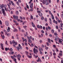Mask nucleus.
Segmentation results:
<instances>
[{
    "label": "nucleus",
    "instance_id": "f257e3e1",
    "mask_svg": "<svg viewBox=\"0 0 63 63\" xmlns=\"http://www.w3.org/2000/svg\"><path fill=\"white\" fill-rule=\"evenodd\" d=\"M33 51L34 53H35L36 54H37V53L38 52V50L37 49L34 48H33Z\"/></svg>",
    "mask_w": 63,
    "mask_h": 63
},
{
    "label": "nucleus",
    "instance_id": "f03ea898",
    "mask_svg": "<svg viewBox=\"0 0 63 63\" xmlns=\"http://www.w3.org/2000/svg\"><path fill=\"white\" fill-rule=\"evenodd\" d=\"M18 47H17V49L18 50V51H19V49H22V47L21 46L20 44H19L18 45Z\"/></svg>",
    "mask_w": 63,
    "mask_h": 63
},
{
    "label": "nucleus",
    "instance_id": "7ed1b4c3",
    "mask_svg": "<svg viewBox=\"0 0 63 63\" xmlns=\"http://www.w3.org/2000/svg\"><path fill=\"white\" fill-rule=\"evenodd\" d=\"M8 1H9V4H10V5H11L12 4L13 6H15V4L14 3V2H13L12 1H11V0H7Z\"/></svg>",
    "mask_w": 63,
    "mask_h": 63
},
{
    "label": "nucleus",
    "instance_id": "20e7f679",
    "mask_svg": "<svg viewBox=\"0 0 63 63\" xmlns=\"http://www.w3.org/2000/svg\"><path fill=\"white\" fill-rule=\"evenodd\" d=\"M2 11L3 16H6V14L5 13V11L4 9H2Z\"/></svg>",
    "mask_w": 63,
    "mask_h": 63
},
{
    "label": "nucleus",
    "instance_id": "39448f33",
    "mask_svg": "<svg viewBox=\"0 0 63 63\" xmlns=\"http://www.w3.org/2000/svg\"><path fill=\"white\" fill-rule=\"evenodd\" d=\"M16 56L18 58V60L19 61H20V58H21V55L19 54H18V55H17Z\"/></svg>",
    "mask_w": 63,
    "mask_h": 63
},
{
    "label": "nucleus",
    "instance_id": "423d86ee",
    "mask_svg": "<svg viewBox=\"0 0 63 63\" xmlns=\"http://www.w3.org/2000/svg\"><path fill=\"white\" fill-rule=\"evenodd\" d=\"M36 61H37V62H42V61L41 60V59H40L39 57H38V60H36Z\"/></svg>",
    "mask_w": 63,
    "mask_h": 63
},
{
    "label": "nucleus",
    "instance_id": "0eeeda50",
    "mask_svg": "<svg viewBox=\"0 0 63 63\" xmlns=\"http://www.w3.org/2000/svg\"><path fill=\"white\" fill-rule=\"evenodd\" d=\"M13 18L16 19V20H17L18 19V17L17 16H13Z\"/></svg>",
    "mask_w": 63,
    "mask_h": 63
},
{
    "label": "nucleus",
    "instance_id": "6e6552de",
    "mask_svg": "<svg viewBox=\"0 0 63 63\" xmlns=\"http://www.w3.org/2000/svg\"><path fill=\"white\" fill-rule=\"evenodd\" d=\"M12 44H14L15 45H17V42H15V41H14V40H13L12 42Z\"/></svg>",
    "mask_w": 63,
    "mask_h": 63
},
{
    "label": "nucleus",
    "instance_id": "1a4fd4ad",
    "mask_svg": "<svg viewBox=\"0 0 63 63\" xmlns=\"http://www.w3.org/2000/svg\"><path fill=\"white\" fill-rule=\"evenodd\" d=\"M39 51H43V48H42V47H41L40 48H39Z\"/></svg>",
    "mask_w": 63,
    "mask_h": 63
},
{
    "label": "nucleus",
    "instance_id": "9d476101",
    "mask_svg": "<svg viewBox=\"0 0 63 63\" xmlns=\"http://www.w3.org/2000/svg\"><path fill=\"white\" fill-rule=\"evenodd\" d=\"M62 42H63V40L62 39H60L59 40V43H61V44Z\"/></svg>",
    "mask_w": 63,
    "mask_h": 63
},
{
    "label": "nucleus",
    "instance_id": "9b49d317",
    "mask_svg": "<svg viewBox=\"0 0 63 63\" xmlns=\"http://www.w3.org/2000/svg\"><path fill=\"white\" fill-rule=\"evenodd\" d=\"M5 24L6 26H8L9 24V22L8 21H6L5 22Z\"/></svg>",
    "mask_w": 63,
    "mask_h": 63
},
{
    "label": "nucleus",
    "instance_id": "f8f14e48",
    "mask_svg": "<svg viewBox=\"0 0 63 63\" xmlns=\"http://www.w3.org/2000/svg\"><path fill=\"white\" fill-rule=\"evenodd\" d=\"M33 3L32 2L31 4L30 5V8H33Z\"/></svg>",
    "mask_w": 63,
    "mask_h": 63
},
{
    "label": "nucleus",
    "instance_id": "ddd939ff",
    "mask_svg": "<svg viewBox=\"0 0 63 63\" xmlns=\"http://www.w3.org/2000/svg\"><path fill=\"white\" fill-rule=\"evenodd\" d=\"M38 15L41 17H42L43 16V14L41 13H39L38 14Z\"/></svg>",
    "mask_w": 63,
    "mask_h": 63
},
{
    "label": "nucleus",
    "instance_id": "4468645a",
    "mask_svg": "<svg viewBox=\"0 0 63 63\" xmlns=\"http://www.w3.org/2000/svg\"><path fill=\"white\" fill-rule=\"evenodd\" d=\"M6 5H5L4 6V9L6 11L8 12V10H7V8H6Z\"/></svg>",
    "mask_w": 63,
    "mask_h": 63
},
{
    "label": "nucleus",
    "instance_id": "2eb2a0df",
    "mask_svg": "<svg viewBox=\"0 0 63 63\" xmlns=\"http://www.w3.org/2000/svg\"><path fill=\"white\" fill-rule=\"evenodd\" d=\"M45 4L46 5L49 4V3L47 2V0H46V1L45 2Z\"/></svg>",
    "mask_w": 63,
    "mask_h": 63
},
{
    "label": "nucleus",
    "instance_id": "dca6fc26",
    "mask_svg": "<svg viewBox=\"0 0 63 63\" xmlns=\"http://www.w3.org/2000/svg\"><path fill=\"white\" fill-rule=\"evenodd\" d=\"M46 0H43L42 1L43 4H45V3H46Z\"/></svg>",
    "mask_w": 63,
    "mask_h": 63
},
{
    "label": "nucleus",
    "instance_id": "f3484780",
    "mask_svg": "<svg viewBox=\"0 0 63 63\" xmlns=\"http://www.w3.org/2000/svg\"><path fill=\"white\" fill-rule=\"evenodd\" d=\"M32 26L33 27H36V26H35V25H34V24H33V22H32Z\"/></svg>",
    "mask_w": 63,
    "mask_h": 63
},
{
    "label": "nucleus",
    "instance_id": "a211bd4d",
    "mask_svg": "<svg viewBox=\"0 0 63 63\" xmlns=\"http://www.w3.org/2000/svg\"><path fill=\"white\" fill-rule=\"evenodd\" d=\"M33 56L34 57H35L36 58H37V57H39V56H38V55H35V54L33 55Z\"/></svg>",
    "mask_w": 63,
    "mask_h": 63
},
{
    "label": "nucleus",
    "instance_id": "6ab92c4d",
    "mask_svg": "<svg viewBox=\"0 0 63 63\" xmlns=\"http://www.w3.org/2000/svg\"><path fill=\"white\" fill-rule=\"evenodd\" d=\"M51 18L53 19H54V17L53 16V15H52V14H51Z\"/></svg>",
    "mask_w": 63,
    "mask_h": 63
},
{
    "label": "nucleus",
    "instance_id": "aec40b11",
    "mask_svg": "<svg viewBox=\"0 0 63 63\" xmlns=\"http://www.w3.org/2000/svg\"><path fill=\"white\" fill-rule=\"evenodd\" d=\"M8 10L9 12H10V11H11V8H10V7H8Z\"/></svg>",
    "mask_w": 63,
    "mask_h": 63
},
{
    "label": "nucleus",
    "instance_id": "412c9836",
    "mask_svg": "<svg viewBox=\"0 0 63 63\" xmlns=\"http://www.w3.org/2000/svg\"><path fill=\"white\" fill-rule=\"evenodd\" d=\"M10 28L9 27H8V29H7V31L8 32H9L10 31Z\"/></svg>",
    "mask_w": 63,
    "mask_h": 63
},
{
    "label": "nucleus",
    "instance_id": "4be33fe9",
    "mask_svg": "<svg viewBox=\"0 0 63 63\" xmlns=\"http://www.w3.org/2000/svg\"><path fill=\"white\" fill-rule=\"evenodd\" d=\"M28 42L29 43H30V44H31V43H32V41L31 40V39L30 40H28Z\"/></svg>",
    "mask_w": 63,
    "mask_h": 63
},
{
    "label": "nucleus",
    "instance_id": "5701e85b",
    "mask_svg": "<svg viewBox=\"0 0 63 63\" xmlns=\"http://www.w3.org/2000/svg\"><path fill=\"white\" fill-rule=\"evenodd\" d=\"M25 52L26 55H27L28 56V51H26Z\"/></svg>",
    "mask_w": 63,
    "mask_h": 63
},
{
    "label": "nucleus",
    "instance_id": "b1692460",
    "mask_svg": "<svg viewBox=\"0 0 63 63\" xmlns=\"http://www.w3.org/2000/svg\"><path fill=\"white\" fill-rule=\"evenodd\" d=\"M24 35L25 37H27V35H28V34L27 33V32H26V34H24Z\"/></svg>",
    "mask_w": 63,
    "mask_h": 63
},
{
    "label": "nucleus",
    "instance_id": "393cba45",
    "mask_svg": "<svg viewBox=\"0 0 63 63\" xmlns=\"http://www.w3.org/2000/svg\"><path fill=\"white\" fill-rule=\"evenodd\" d=\"M3 31L5 33V34H7V33H8V32L7 31L5 30H4Z\"/></svg>",
    "mask_w": 63,
    "mask_h": 63
},
{
    "label": "nucleus",
    "instance_id": "a878e982",
    "mask_svg": "<svg viewBox=\"0 0 63 63\" xmlns=\"http://www.w3.org/2000/svg\"><path fill=\"white\" fill-rule=\"evenodd\" d=\"M13 31L14 32H17V30H16V29H14Z\"/></svg>",
    "mask_w": 63,
    "mask_h": 63
},
{
    "label": "nucleus",
    "instance_id": "bb28decb",
    "mask_svg": "<svg viewBox=\"0 0 63 63\" xmlns=\"http://www.w3.org/2000/svg\"><path fill=\"white\" fill-rule=\"evenodd\" d=\"M14 61H15V63H17V62L16 61V59H14Z\"/></svg>",
    "mask_w": 63,
    "mask_h": 63
},
{
    "label": "nucleus",
    "instance_id": "cd10ccee",
    "mask_svg": "<svg viewBox=\"0 0 63 63\" xmlns=\"http://www.w3.org/2000/svg\"><path fill=\"white\" fill-rule=\"evenodd\" d=\"M16 15H18V14L19 13L18 12V11H16Z\"/></svg>",
    "mask_w": 63,
    "mask_h": 63
},
{
    "label": "nucleus",
    "instance_id": "c85d7f7f",
    "mask_svg": "<svg viewBox=\"0 0 63 63\" xmlns=\"http://www.w3.org/2000/svg\"><path fill=\"white\" fill-rule=\"evenodd\" d=\"M1 37H2V39H4L5 38V36L4 35H3V36L2 35V34L1 35Z\"/></svg>",
    "mask_w": 63,
    "mask_h": 63
},
{
    "label": "nucleus",
    "instance_id": "c756f323",
    "mask_svg": "<svg viewBox=\"0 0 63 63\" xmlns=\"http://www.w3.org/2000/svg\"><path fill=\"white\" fill-rule=\"evenodd\" d=\"M31 9H30V11L31 12H33V8H31Z\"/></svg>",
    "mask_w": 63,
    "mask_h": 63
},
{
    "label": "nucleus",
    "instance_id": "7c9ffc66",
    "mask_svg": "<svg viewBox=\"0 0 63 63\" xmlns=\"http://www.w3.org/2000/svg\"><path fill=\"white\" fill-rule=\"evenodd\" d=\"M51 32L52 33H54V31L53 29H52Z\"/></svg>",
    "mask_w": 63,
    "mask_h": 63
},
{
    "label": "nucleus",
    "instance_id": "2f4dec72",
    "mask_svg": "<svg viewBox=\"0 0 63 63\" xmlns=\"http://www.w3.org/2000/svg\"><path fill=\"white\" fill-rule=\"evenodd\" d=\"M54 35H55V36H57V35H58V34H57L56 32H55L54 33Z\"/></svg>",
    "mask_w": 63,
    "mask_h": 63
},
{
    "label": "nucleus",
    "instance_id": "473e14b6",
    "mask_svg": "<svg viewBox=\"0 0 63 63\" xmlns=\"http://www.w3.org/2000/svg\"><path fill=\"white\" fill-rule=\"evenodd\" d=\"M16 3L17 4V5H19V6L20 8H21V7H20V6H19V3H18V2H16Z\"/></svg>",
    "mask_w": 63,
    "mask_h": 63
},
{
    "label": "nucleus",
    "instance_id": "72a5a7b5",
    "mask_svg": "<svg viewBox=\"0 0 63 63\" xmlns=\"http://www.w3.org/2000/svg\"><path fill=\"white\" fill-rule=\"evenodd\" d=\"M59 55L61 56H62V53H59Z\"/></svg>",
    "mask_w": 63,
    "mask_h": 63
},
{
    "label": "nucleus",
    "instance_id": "f704fd0d",
    "mask_svg": "<svg viewBox=\"0 0 63 63\" xmlns=\"http://www.w3.org/2000/svg\"><path fill=\"white\" fill-rule=\"evenodd\" d=\"M11 4L10 5V3H7V5L9 7H10V5H11Z\"/></svg>",
    "mask_w": 63,
    "mask_h": 63
},
{
    "label": "nucleus",
    "instance_id": "c9c22d12",
    "mask_svg": "<svg viewBox=\"0 0 63 63\" xmlns=\"http://www.w3.org/2000/svg\"><path fill=\"white\" fill-rule=\"evenodd\" d=\"M26 7L27 9H29V6L28 5H27L26 6Z\"/></svg>",
    "mask_w": 63,
    "mask_h": 63
},
{
    "label": "nucleus",
    "instance_id": "e433bc0d",
    "mask_svg": "<svg viewBox=\"0 0 63 63\" xmlns=\"http://www.w3.org/2000/svg\"><path fill=\"white\" fill-rule=\"evenodd\" d=\"M5 51H8V48H5Z\"/></svg>",
    "mask_w": 63,
    "mask_h": 63
},
{
    "label": "nucleus",
    "instance_id": "4c0bfd02",
    "mask_svg": "<svg viewBox=\"0 0 63 63\" xmlns=\"http://www.w3.org/2000/svg\"><path fill=\"white\" fill-rule=\"evenodd\" d=\"M39 28H40V29H42L43 28V27L42 26H39Z\"/></svg>",
    "mask_w": 63,
    "mask_h": 63
},
{
    "label": "nucleus",
    "instance_id": "58836bf2",
    "mask_svg": "<svg viewBox=\"0 0 63 63\" xmlns=\"http://www.w3.org/2000/svg\"><path fill=\"white\" fill-rule=\"evenodd\" d=\"M2 7V8H3L4 7V8H5V6H4V5L3 4H2V5H1Z\"/></svg>",
    "mask_w": 63,
    "mask_h": 63
},
{
    "label": "nucleus",
    "instance_id": "ea45409f",
    "mask_svg": "<svg viewBox=\"0 0 63 63\" xmlns=\"http://www.w3.org/2000/svg\"><path fill=\"white\" fill-rule=\"evenodd\" d=\"M47 40H48V41L49 42V43H51L50 41V39L49 38H48Z\"/></svg>",
    "mask_w": 63,
    "mask_h": 63
},
{
    "label": "nucleus",
    "instance_id": "a19ab883",
    "mask_svg": "<svg viewBox=\"0 0 63 63\" xmlns=\"http://www.w3.org/2000/svg\"><path fill=\"white\" fill-rule=\"evenodd\" d=\"M28 56L29 58H32V56H29V55H28Z\"/></svg>",
    "mask_w": 63,
    "mask_h": 63
},
{
    "label": "nucleus",
    "instance_id": "79ce46f5",
    "mask_svg": "<svg viewBox=\"0 0 63 63\" xmlns=\"http://www.w3.org/2000/svg\"><path fill=\"white\" fill-rule=\"evenodd\" d=\"M52 52H50V55L51 56H52Z\"/></svg>",
    "mask_w": 63,
    "mask_h": 63
},
{
    "label": "nucleus",
    "instance_id": "37998d69",
    "mask_svg": "<svg viewBox=\"0 0 63 63\" xmlns=\"http://www.w3.org/2000/svg\"><path fill=\"white\" fill-rule=\"evenodd\" d=\"M44 19V17L42 16L41 17V20H43Z\"/></svg>",
    "mask_w": 63,
    "mask_h": 63
},
{
    "label": "nucleus",
    "instance_id": "c03bdc74",
    "mask_svg": "<svg viewBox=\"0 0 63 63\" xmlns=\"http://www.w3.org/2000/svg\"><path fill=\"white\" fill-rule=\"evenodd\" d=\"M22 40L23 41H24L25 39H24V38L23 37H22Z\"/></svg>",
    "mask_w": 63,
    "mask_h": 63
},
{
    "label": "nucleus",
    "instance_id": "a18cd8bd",
    "mask_svg": "<svg viewBox=\"0 0 63 63\" xmlns=\"http://www.w3.org/2000/svg\"><path fill=\"white\" fill-rule=\"evenodd\" d=\"M48 29H49V30H50V29H51V28H50V27L49 26L48 27Z\"/></svg>",
    "mask_w": 63,
    "mask_h": 63
},
{
    "label": "nucleus",
    "instance_id": "49530a36",
    "mask_svg": "<svg viewBox=\"0 0 63 63\" xmlns=\"http://www.w3.org/2000/svg\"><path fill=\"white\" fill-rule=\"evenodd\" d=\"M27 38H28V40H31V39H30V38L28 36H27Z\"/></svg>",
    "mask_w": 63,
    "mask_h": 63
},
{
    "label": "nucleus",
    "instance_id": "de8ad7c7",
    "mask_svg": "<svg viewBox=\"0 0 63 63\" xmlns=\"http://www.w3.org/2000/svg\"><path fill=\"white\" fill-rule=\"evenodd\" d=\"M34 47L35 48H37V49H38V47L37 46H34Z\"/></svg>",
    "mask_w": 63,
    "mask_h": 63
},
{
    "label": "nucleus",
    "instance_id": "09e8293b",
    "mask_svg": "<svg viewBox=\"0 0 63 63\" xmlns=\"http://www.w3.org/2000/svg\"><path fill=\"white\" fill-rule=\"evenodd\" d=\"M31 19H33V16H31Z\"/></svg>",
    "mask_w": 63,
    "mask_h": 63
},
{
    "label": "nucleus",
    "instance_id": "8fccbe9b",
    "mask_svg": "<svg viewBox=\"0 0 63 63\" xmlns=\"http://www.w3.org/2000/svg\"><path fill=\"white\" fill-rule=\"evenodd\" d=\"M53 55L54 56H56V53H55L54 52L53 53Z\"/></svg>",
    "mask_w": 63,
    "mask_h": 63
},
{
    "label": "nucleus",
    "instance_id": "3c124183",
    "mask_svg": "<svg viewBox=\"0 0 63 63\" xmlns=\"http://www.w3.org/2000/svg\"><path fill=\"white\" fill-rule=\"evenodd\" d=\"M2 5H0V9H2Z\"/></svg>",
    "mask_w": 63,
    "mask_h": 63
},
{
    "label": "nucleus",
    "instance_id": "603ef678",
    "mask_svg": "<svg viewBox=\"0 0 63 63\" xmlns=\"http://www.w3.org/2000/svg\"><path fill=\"white\" fill-rule=\"evenodd\" d=\"M31 47H33L34 46V45H33V44H31Z\"/></svg>",
    "mask_w": 63,
    "mask_h": 63
},
{
    "label": "nucleus",
    "instance_id": "864d4df0",
    "mask_svg": "<svg viewBox=\"0 0 63 63\" xmlns=\"http://www.w3.org/2000/svg\"><path fill=\"white\" fill-rule=\"evenodd\" d=\"M0 25H2V22L0 20Z\"/></svg>",
    "mask_w": 63,
    "mask_h": 63
},
{
    "label": "nucleus",
    "instance_id": "5fc2aeb1",
    "mask_svg": "<svg viewBox=\"0 0 63 63\" xmlns=\"http://www.w3.org/2000/svg\"><path fill=\"white\" fill-rule=\"evenodd\" d=\"M24 9L26 11H27V8H26V7L25 6L24 7Z\"/></svg>",
    "mask_w": 63,
    "mask_h": 63
},
{
    "label": "nucleus",
    "instance_id": "6e6d98bb",
    "mask_svg": "<svg viewBox=\"0 0 63 63\" xmlns=\"http://www.w3.org/2000/svg\"><path fill=\"white\" fill-rule=\"evenodd\" d=\"M46 31H48V28H47V27H46Z\"/></svg>",
    "mask_w": 63,
    "mask_h": 63
},
{
    "label": "nucleus",
    "instance_id": "4d7b16f0",
    "mask_svg": "<svg viewBox=\"0 0 63 63\" xmlns=\"http://www.w3.org/2000/svg\"><path fill=\"white\" fill-rule=\"evenodd\" d=\"M1 47H3V44L1 43Z\"/></svg>",
    "mask_w": 63,
    "mask_h": 63
},
{
    "label": "nucleus",
    "instance_id": "13d9d810",
    "mask_svg": "<svg viewBox=\"0 0 63 63\" xmlns=\"http://www.w3.org/2000/svg\"><path fill=\"white\" fill-rule=\"evenodd\" d=\"M37 28H40V26H39V25H37Z\"/></svg>",
    "mask_w": 63,
    "mask_h": 63
},
{
    "label": "nucleus",
    "instance_id": "bf43d9fd",
    "mask_svg": "<svg viewBox=\"0 0 63 63\" xmlns=\"http://www.w3.org/2000/svg\"><path fill=\"white\" fill-rule=\"evenodd\" d=\"M10 51H13V49H12V48H10Z\"/></svg>",
    "mask_w": 63,
    "mask_h": 63
},
{
    "label": "nucleus",
    "instance_id": "052dcab7",
    "mask_svg": "<svg viewBox=\"0 0 63 63\" xmlns=\"http://www.w3.org/2000/svg\"><path fill=\"white\" fill-rule=\"evenodd\" d=\"M41 11H39V10H37V13H41Z\"/></svg>",
    "mask_w": 63,
    "mask_h": 63
},
{
    "label": "nucleus",
    "instance_id": "680f3d73",
    "mask_svg": "<svg viewBox=\"0 0 63 63\" xmlns=\"http://www.w3.org/2000/svg\"><path fill=\"white\" fill-rule=\"evenodd\" d=\"M41 32L42 33H44V31L43 30L41 31Z\"/></svg>",
    "mask_w": 63,
    "mask_h": 63
},
{
    "label": "nucleus",
    "instance_id": "e2e57ef3",
    "mask_svg": "<svg viewBox=\"0 0 63 63\" xmlns=\"http://www.w3.org/2000/svg\"><path fill=\"white\" fill-rule=\"evenodd\" d=\"M20 19L21 20H22V17L21 16L20 17Z\"/></svg>",
    "mask_w": 63,
    "mask_h": 63
},
{
    "label": "nucleus",
    "instance_id": "0e129e2a",
    "mask_svg": "<svg viewBox=\"0 0 63 63\" xmlns=\"http://www.w3.org/2000/svg\"><path fill=\"white\" fill-rule=\"evenodd\" d=\"M44 45H41V47H43V48L44 47Z\"/></svg>",
    "mask_w": 63,
    "mask_h": 63
},
{
    "label": "nucleus",
    "instance_id": "69168bd1",
    "mask_svg": "<svg viewBox=\"0 0 63 63\" xmlns=\"http://www.w3.org/2000/svg\"><path fill=\"white\" fill-rule=\"evenodd\" d=\"M21 31L22 32H24V30H21Z\"/></svg>",
    "mask_w": 63,
    "mask_h": 63
},
{
    "label": "nucleus",
    "instance_id": "338daca9",
    "mask_svg": "<svg viewBox=\"0 0 63 63\" xmlns=\"http://www.w3.org/2000/svg\"><path fill=\"white\" fill-rule=\"evenodd\" d=\"M25 46H27V43L25 42Z\"/></svg>",
    "mask_w": 63,
    "mask_h": 63
},
{
    "label": "nucleus",
    "instance_id": "774afa93",
    "mask_svg": "<svg viewBox=\"0 0 63 63\" xmlns=\"http://www.w3.org/2000/svg\"><path fill=\"white\" fill-rule=\"evenodd\" d=\"M45 27L44 26L43 27V30H45Z\"/></svg>",
    "mask_w": 63,
    "mask_h": 63
}]
</instances>
